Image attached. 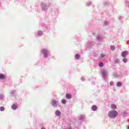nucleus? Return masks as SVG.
<instances>
[{
    "mask_svg": "<svg viewBox=\"0 0 129 129\" xmlns=\"http://www.w3.org/2000/svg\"><path fill=\"white\" fill-rule=\"evenodd\" d=\"M108 114L111 118H114L117 115V112L115 110H112L110 111Z\"/></svg>",
    "mask_w": 129,
    "mask_h": 129,
    "instance_id": "nucleus-1",
    "label": "nucleus"
},
{
    "mask_svg": "<svg viewBox=\"0 0 129 129\" xmlns=\"http://www.w3.org/2000/svg\"><path fill=\"white\" fill-rule=\"evenodd\" d=\"M42 52L43 54V57L45 58L48 57V50L43 49L42 50Z\"/></svg>",
    "mask_w": 129,
    "mask_h": 129,
    "instance_id": "nucleus-2",
    "label": "nucleus"
},
{
    "mask_svg": "<svg viewBox=\"0 0 129 129\" xmlns=\"http://www.w3.org/2000/svg\"><path fill=\"white\" fill-rule=\"evenodd\" d=\"M41 6L43 11H46V10H48V6H46V5L44 4H42Z\"/></svg>",
    "mask_w": 129,
    "mask_h": 129,
    "instance_id": "nucleus-3",
    "label": "nucleus"
},
{
    "mask_svg": "<svg viewBox=\"0 0 129 129\" xmlns=\"http://www.w3.org/2000/svg\"><path fill=\"white\" fill-rule=\"evenodd\" d=\"M52 104L53 106H57L58 104V101H55V100H53L51 101Z\"/></svg>",
    "mask_w": 129,
    "mask_h": 129,
    "instance_id": "nucleus-4",
    "label": "nucleus"
},
{
    "mask_svg": "<svg viewBox=\"0 0 129 129\" xmlns=\"http://www.w3.org/2000/svg\"><path fill=\"white\" fill-rule=\"evenodd\" d=\"M127 54H128V52L127 51H123L122 53V56L124 58L125 57H126V55H127Z\"/></svg>",
    "mask_w": 129,
    "mask_h": 129,
    "instance_id": "nucleus-5",
    "label": "nucleus"
},
{
    "mask_svg": "<svg viewBox=\"0 0 129 129\" xmlns=\"http://www.w3.org/2000/svg\"><path fill=\"white\" fill-rule=\"evenodd\" d=\"M92 110H93L94 111H95L96 110H97V106H96V105H93L92 106Z\"/></svg>",
    "mask_w": 129,
    "mask_h": 129,
    "instance_id": "nucleus-6",
    "label": "nucleus"
},
{
    "mask_svg": "<svg viewBox=\"0 0 129 129\" xmlns=\"http://www.w3.org/2000/svg\"><path fill=\"white\" fill-rule=\"evenodd\" d=\"M18 108V106H17V105L16 104H13L12 106V109H14V110H16Z\"/></svg>",
    "mask_w": 129,
    "mask_h": 129,
    "instance_id": "nucleus-7",
    "label": "nucleus"
},
{
    "mask_svg": "<svg viewBox=\"0 0 129 129\" xmlns=\"http://www.w3.org/2000/svg\"><path fill=\"white\" fill-rule=\"evenodd\" d=\"M111 108H112V109H115L116 108V106L114 105V104H112L111 105Z\"/></svg>",
    "mask_w": 129,
    "mask_h": 129,
    "instance_id": "nucleus-8",
    "label": "nucleus"
},
{
    "mask_svg": "<svg viewBox=\"0 0 129 129\" xmlns=\"http://www.w3.org/2000/svg\"><path fill=\"white\" fill-rule=\"evenodd\" d=\"M66 97L67 99H70L71 98V94H67Z\"/></svg>",
    "mask_w": 129,
    "mask_h": 129,
    "instance_id": "nucleus-9",
    "label": "nucleus"
},
{
    "mask_svg": "<svg viewBox=\"0 0 129 129\" xmlns=\"http://www.w3.org/2000/svg\"><path fill=\"white\" fill-rule=\"evenodd\" d=\"M5 75L3 74H0V79H5Z\"/></svg>",
    "mask_w": 129,
    "mask_h": 129,
    "instance_id": "nucleus-10",
    "label": "nucleus"
},
{
    "mask_svg": "<svg viewBox=\"0 0 129 129\" xmlns=\"http://www.w3.org/2000/svg\"><path fill=\"white\" fill-rule=\"evenodd\" d=\"M55 114L57 115V116H59L60 115V111L59 110H56L55 111Z\"/></svg>",
    "mask_w": 129,
    "mask_h": 129,
    "instance_id": "nucleus-11",
    "label": "nucleus"
},
{
    "mask_svg": "<svg viewBox=\"0 0 129 129\" xmlns=\"http://www.w3.org/2000/svg\"><path fill=\"white\" fill-rule=\"evenodd\" d=\"M110 49H111V50H114L115 49V46H110Z\"/></svg>",
    "mask_w": 129,
    "mask_h": 129,
    "instance_id": "nucleus-12",
    "label": "nucleus"
},
{
    "mask_svg": "<svg viewBox=\"0 0 129 129\" xmlns=\"http://www.w3.org/2000/svg\"><path fill=\"white\" fill-rule=\"evenodd\" d=\"M99 66L100 67H103V63H102V62H100V63H99Z\"/></svg>",
    "mask_w": 129,
    "mask_h": 129,
    "instance_id": "nucleus-13",
    "label": "nucleus"
},
{
    "mask_svg": "<svg viewBox=\"0 0 129 129\" xmlns=\"http://www.w3.org/2000/svg\"><path fill=\"white\" fill-rule=\"evenodd\" d=\"M0 110H1V111H4V110H5V107H0Z\"/></svg>",
    "mask_w": 129,
    "mask_h": 129,
    "instance_id": "nucleus-14",
    "label": "nucleus"
},
{
    "mask_svg": "<svg viewBox=\"0 0 129 129\" xmlns=\"http://www.w3.org/2000/svg\"><path fill=\"white\" fill-rule=\"evenodd\" d=\"M38 34L39 35V36H42V35L43 34V33H42V31H39L38 32Z\"/></svg>",
    "mask_w": 129,
    "mask_h": 129,
    "instance_id": "nucleus-15",
    "label": "nucleus"
},
{
    "mask_svg": "<svg viewBox=\"0 0 129 129\" xmlns=\"http://www.w3.org/2000/svg\"><path fill=\"white\" fill-rule=\"evenodd\" d=\"M117 86H119V87H120V86H121V83H120V82H118L117 83Z\"/></svg>",
    "mask_w": 129,
    "mask_h": 129,
    "instance_id": "nucleus-16",
    "label": "nucleus"
},
{
    "mask_svg": "<svg viewBox=\"0 0 129 129\" xmlns=\"http://www.w3.org/2000/svg\"><path fill=\"white\" fill-rule=\"evenodd\" d=\"M80 57V56L79 55V54H76V59H79Z\"/></svg>",
    "mask_w": 129,
    "mask_h": 129,
    "instance_id": "nucleus-17",
    "label": "nucleus"
},
{
    "mask_svg": "<svg viewBox=\"0 0 129 129\" xmlns=\"http://www.w3.org/2000/svg\"><path fill=\"white\" fill-rule=\"evenodd\" d=\"M61 102H62V103H64V104H65V103H66V100H61Z\"/></svg>",
    "mask_w": 129,
    "mask_h": 129,
    "instance_id": "nucleus-18",
    "label": "nucleus"
},
{
    "mask_svg": "<svg viewBox=\"0 0 129 129\" xmlns=\"http://www.w3.org/2000/svg\"><path fill=\"white\" fill-rule=\"evenodd\" d=\"M123 62H124L125 63H126V61H127V60L126 59V58H124L123 59Z\"/></svg>",
    "mask_w": 129,
    "mask_h": 129,
    "instance_id": "nucleus-19",
    "label": "nucleus"
},
{
    "mask_svg": "<svg viewBox=\"0 0 129 129\" xmlns=\"http://www.w3.org/2000/svg\"><path fill=\"white\" fill-rule=\"evenodd\" d=\"M105 56V54H102L101 55V58H103V57H104Z\"/></svg>",
    "mask_w": 129,
    "mask_h": 129,
    "instance_id": "nucleus-20",
    "label": "nucleus"
},
{
    "mask_svg": "<svg viewBox=\"0 0 129 129\" xmlns=\"http://www.w3.org/2000/svg\"><path fill=\"white\" fill-rule=\"evenodd\" d=\"M110 85L112 86V85H113V82H110Z\"/></svg>",
    "mask_w": 129,
    "mask_h": 129,
    "instance_id": "nucleus-21",
    "label": "nucleus"
}]
</instances>
